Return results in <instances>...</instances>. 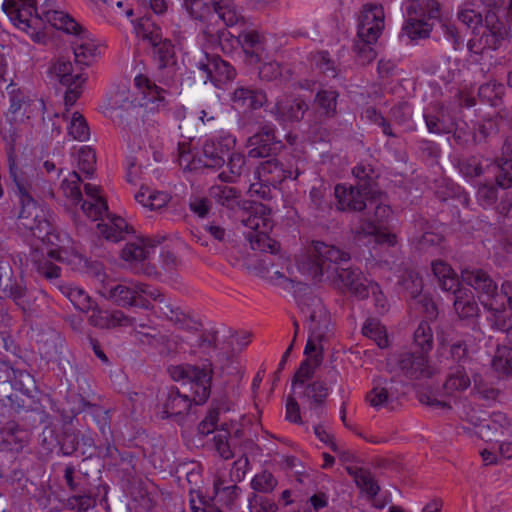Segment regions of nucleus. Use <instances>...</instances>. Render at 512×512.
<instances>
[{
  "label": "nucleus",
  "mask_w": 512,
  "mask_h": 512,
  "mask_svg": "<svg viewBox=\"0 0 512 512\" xmlns=\"http://www.w3.org/2000/svg\"><path fill=\"white\" fill-rule=\"evenodd\" d=\"M2 11L14 27L25 32L37 44L46 45L49 36L45 23L74 37L71 42L77 65L89 66L102 54L103 45L86 31L54 0H3Z\"/></svg>",
  "instance_id": "obj_1"
},
{
  "label": "nucleus",
  "mask_w": 512,
  "mask_h": 512,
  "mask_svg": "<svg viewBox=\"0 0 512 512\" xmlns=\"http://www.w3.org/2000/svg\"><path fill=\"white\" fill-rule=\"evenodd\" d=\"M54 473L59 487L66 494L64 502L58 501L50 490L38 488L36 483L27 478L23 470L16 467L8 478L10 491L19 499L33 496L41 509L50 512L60 510L62 507L75 512H88L96 506L101 491L107 495L108 486H94L89 475L71 462L57 464Z\"/></svg>",
  "instance_id": "obj_2"
},
{
  "label": "nucleus",
  "mask_w": 512,
  "mask_h": 512,
  "mask_svg": "<svg viewBox=\"0 0 512 512\" xmlns=\"http://www.w3.org/2000/svg\"><path fill=\"white\" fill-rule=\"evenodd\" d=\"M49 230L53 232L66 234L71 239V245L67 251H63L57 244L50 243L46 238H41L35 235L32 231L22 228L18 230L24 237H33L40 240L49 249L45 254L41 249L30 248L28 255H24L25 261L21 255H18L21 272L35 271L39 276L45 278L53 285H55L59 291L73 304V306L82 313H88L93 309L96 303L89 294L78 286L70 283H64L60 281L61 268L52 262L65 263L71 267L72 270L83 271L88 268L89 260L81 254L76 246L72 237L65 231L54 226L49 219Z\"/></svg>",
  "instance_id": "obj_3"
},
{
  "label": "nucleus",
  "mask_w": 512,
  "mask_h": 512,
  "mask_svg": "<svg viewBox=\"0 0 512 512\" xmlns=\"http://www.w3.org/2000/svg\"><path fill=\"white\" fill-rule=\"evenodd\" d=\"M16 121L15 119H8V117L1 119L0 137L6 144L9 173L15 186L13 191L20 204V211L17 217V229L21 230L22 228H26L38 237L46 238L48 242L57 244L63 251H67L71 245V239L66 234L49 230L48 209L43 205H39L32 197L30 193L31 181L16 165L14 158L15 141L18 135L15 126Z\"/></svg>",
  "instance_id": "obj_4"
},
{
  "label": "nucleus",
  "mask_w": 512,
  "mask_h": 512,
  "mask_svg": "<svg viewBox=\"0 0 512 512\" xmlns=\"http://www.w3.org/2000/svg\"><path fill=\"white\" fill-rule=\"evenodd\" d=\"M38 393L34 377L19 368H15L7 361H0V451L19 452L28 443L30 432L21 428L14 420V413L19 410H28L30 404L24 399L17 400L18 394L34 402Z\"/></svg>",
  "instance_id": "obj_5"
},
{
  "label": "nucleus",
  "mask_w": 512,
  "mask_h": 512,
  "mask_svg": "<svg viewBox=\"0 0 512 512\" xmlns=\"http://www.w3.org/2000/svg\"><path fill=\"white\" fill-rule=\"evenodd\" d=\"M170 377L190 394L170 387L158 396V414L161 419L184 416L192 403L201 405L211 393L212 369L209 365L180 364L168 368Z\"/></svg>",
  "instance_id": "obj_6"
},
{
  "label": "nucleus",
  "mask_w": 512,
  "mask_h": 512,
  "mask_svg": "<svg viewBox=\"0 0 512 512\" xmlns=\"http://www.w3.org/2000/svg\"><path fill=\"white\" fill-rule=\"evenodd\" d=\"M82 178L76 171L69 172L60 185V190L72 205H81L83 213L92 221H99L97 229L107 240L118 242L127 235L133 234L134 228L120 216L108 212L106 200L100 194V188L87 183L84 185L86 199L81 191Z\"/></svg>",
  "instance_id": "obj_7"
},
{
  "label": "nucleus",
  "mask_w": 512,
  "mask_h": 512,
  "mask_svg": "<svg viewBox=\"0 0 512 512\" xmlns=\"http://www.w3.org/2000/svg\"><path fill=\"white\" fill-rule=\"evenodd\" d=\"M433 275L438 281L440 289L451 293L453 306L460 320H467L472 324L473 335L455 342L450 347V354L458 363L456 367L464 366L470 361V355L476 351L475 342L481 340V331L476 327L475 318L478 316V305L474 299V292L470 289L460 288V280L455 270L443 260L431 263Z\"/></svg>",
  "instance_id": "obj_8"
},
{
  "label": "nucleus",
  "mask_w": 512,
  "mask_h": 512,
  "mask_svg": "<svg viewBox=\"0 0 512 512\" xmlns=\"http://www.w3.org/2000/svg\"><path fill=\"white\" fill-rule=\"evenodd\" d=\"M462 280L469 287H463L460 283V288L470 289L472 292L475 290L479 293L480 303L489 312L487 319L491 326L505 327V318L511 316L507 306L512 310V282H503L498 292L495 282L481 269L463 270Z\"/></svg>",
  "instance_id": "obj_9"
},
{
  "label": "nucleus",
  "mask_w": 512,
  "mask_h": 512,
  "mask_svg": "<svg viewBox=\"0 0 512 512\" xmlns=\"http://www.w3.org/2000/svg\"><path fill=\"white\" fill-rule=\"evenodd\" d=\"M393 211L389 205L378 204L372 218L361 221L356 228L355 240L368 249L366 261L389 265L390 260L382 255L384 249L395 247L397 236L392 229Z\"/></svg>",
  "instance_id": "obj_10"
},
{
  "label": "nucleus",
  "mask_w": 512,
  "mask_h": 512,
  "mask_svg": "<svg viewBox=\"0 0 512 512\" xmlns=\"http://www.w3.org/2000/svg\"><path fill=\"white\" fill-rule=\"evenodd\" d=\"M459 21L471 30L467 48L471 53L483 54L486 50H496L506 35V28L495 13L488 12L483 20L481 13L464 4L458 10Z\"/></svg>",
  "instance_id": "obj_11"
},
{
  "label": "nucleus",
  "mask_w": 512,
  "mask_h": 512,
  "mask_svg": "<svg viewBox=\"0 0 512 512\" xmlns=\"http://www.w3.org/2000/svg\"><path fill=\"white\" fill-rule=\"evenodd\" d=\"M236 145V137L229 131L219 130L209 135L202 149V156L198 157L185 141L179 142L177 147L178 165L184 171H198L202 168H220L225 163V155Z\"/></svg>",
  "instance_id": "obj_12"
},
{
  "label": "nucleus",
  "mask_w": 512,
  "mask_h": 512,
  "mask_svg": "<svg viewBox=\"0 0 512 512\" xmlns=\"http://www.w3.org/2000/svg\"><path fill=\"white\" fill-rule=\"evenodd\" d=\"M470 386L471 380L466 367H453L450 369L441 389L429 387L419 391L418 399L420 403L440 412H447L453 406H456L460 415L463 404L473 405L470 400L463 398L464 393Z\"/></svg>",
  "instance_id": "obj_13"
},
{
  "label": "nucleus",
  "mask_w": 512,
  "mask_h": 512,
  "mask_svg": "<svg viewBox=\"0 0 512 512\" xmlns=\"http://www.w3.org/2000/svg\"><path fill=\"white\" fill-rule=\"evenodd\" d=\"M133 84L132 96L125 88H118L116 91L107 93L105 109L107 111L127 110L131 106H138L153 111L164 106L166 91L159 87L147 74H136Z\"/></svg>",
  "instance_id": "obj_14"
},
{
  "label": "nucleus",
  "mask_w": 512,
  "mask_h": 512,
  "mask_svg": "<svg viewBox=\"0 0 512 512\" xmlns=\"http://www.w3.org/2000/svg\"><path fill=\"white\" fill-rule=\"evenodd\" d=\"M485 412L474 405L463 404L460 419L471 427L462 426L465 433L476 435L485 442L500 441V437L512 438V419L502 412H494L485 419Z\"/></svg>",
  "instance_id": "obj_15"
},
{
  "label": "nucleus",
  "mask_w": 512,
  "mask_h": 512,
  "mask_svg": "<svg viewBox=\"0 0 512 512\" xmlns=\"http://www.w3.org/2000/svg\"><path fill=\"white\" fill-rule=\"evenodd\" d=\"M305 171V161L301 158L291 156L284 162L271 158L260 164L257 169L259 183L250 186L251 194H258L266 198L270 187L278 188L286 179L296 180Z\"/></svg>",
  "instance_id": "obj_16"
},
{
  "label": "nucleus",
  "mask_w": 512,
  "mask_h": 512,
  "mask_svg": "<svg viewBox=\"0 0 512 512\" xmlns=\"http://www.w3.org/2000/svg\"><path fill=\"white\" fill-rule=\"evenodd\" d=\"M402 9L405 15L402 36L410 41L428 38L441 16V7L436 0H407Z\"/></svg>",
  "instance_id": "obj_17"
},
{
  "label": "nucleus",
  "mask_w": 512,
  "mask_h": 512,
  "mask_svg": "<svg viewBox=\"0 0 512 512\" xmlns=\"http://www.w3.org/2000/svg\"><path fill=\"white\" fill-rule=\"evenodd\" d=\"M352 173L359 180L357 186L339 183L334 188L338 209L341 211H362L366 208V198L370 194L373 170L364 164H357Z\"/></svg>",
  "instance_id": "obj_18"
},
{
  "label": "nucleus",
  "mask_w": 512,
  "mask_h": 512,
  "mask_svg": "<svg viewBox=\"0 0 512 512\" xmlns=\"http://www.w3.org/2000/svg\"><path fill=\"white\" fill-rule=\"evenodd\" d=\"M245 227L251 229L246 238L254 251L269 252L275 255L279 250V243L269 236L272 230L270 211L263 205H256L252 213L243 219Z\"/></svg>",
  "instance_id": "obj_19"
},
{
  "label": "nucleus",
  "mask_w": 512,
  "mask_h": 512,
  "mask_svg": "<svg viewBox=\"0 0 512 512\" xmlns=\"http://www.w3.org/2000/svg\"><path fill=\"white\" fill-rule=\"evenodd\" d=\"M387 366L391 372L399 373L410 380L430 378L433 375L428 356L420 352L391 353L387 357Z\"/></svg>",
  "instance_id": "obj_20"
},
{
  "label": "nucleus",
  "mask_w": 512,
  "mask_h": 512,
  "mask_svg": "<svg viewBox=\"0 0 512 512\" xmlns=\"http://www.w3.org/2000/svg\"><path fill=\"white\" fill-rule=\"evenodd\" d=\"M0 297L10 298L27 314H34L33 308L36 297L27 289L22 281L12 278V268L7 261L0 257Z\"/></svg>",
  "instance_id": "obj_21"
},
{
  "label": "nucleus",
  "mask_w": 512,
  "mask_h": 512,
  "mask_svg": "<svg viewBox=\"0 0 512 512\" xmlns=\"http://www.w3.org/2000/svg\"><path fill=\"white\" fill-rule=\"evenodd\" d=\"M214 496L206 499L197 495V499H190L192 512H223L222 508L233 509L236 506L240 488L236 485H224V481L216 479L213 485Z\"/></svg>",
  "instance_id": "obj_22"
},
{
  "label": "nucleus",
  "mask_w": 512,
  "mask_h": 512,
  "mask_svg": "<svg viewBox=\"0 0 512 512\" xmlns=\"http://www.w3.org/2000/svg\"><path fill=\"white\" fill-rule=\"evenodd\" d=\"M191 67L197 69L203 83L206 84L209 81L216 87L232 81L236 75L234 67L228 62L219 56L210 55L203 51L200 52L198 59H194Z\"/></svg>",
  "instance_id": "obj_23"
},
{
  "label": "nucleus",
  "mask_w": 512,
  "mask_h": 512,
  "mask_svg": "<svg viewBox=\"0 0 512 512\" xmlns=\"http://www.w3.org/2000/svg\"><path fill=\"white\" fill-rule=\"evenodd\" d=\"M314 258L312 260V275L318 279L327 275L330 278L339 268V264L350 260L349 253L340 250L334 245L322 241L313 242Z\"/></svg>",
  "instance_id": "obj_24"
},
{
  "label": "nucleus",
  "mask_w": 512,
  "mask_h": 512,
  "mask_svg": "<svg viewBox=\"0 0 512 512\" xmlns=\"http://www.w3.org/2000/svg\"><path fill=\"white\" fill-rule=\"evenodd\" d=\"M158 289L141 282L120 283L109 291L110 298L120 306H135L148 310V297H157Z\"/></svg>",
  "instance_id": "obj_25"
},
{
  "label": "nucleus",
  "mask_w": 512,
  "mask_h": 512,
  "mask_svg": "<svg viewBox=\"0 0 512 512\" xmlns=\"http://www.w3.org/2000/svg\"><path fill=\"white\" fill-rule=\"evenodd\" d=\"M219 410L209 409L205 418L199 423L198 431L200 434L208 435L214 433L213 446L219 456L225 460L231 459L234 456L233 450L229 443L231 431L228 429V424L223 422L221 428L218 429Z\"/></svg>",
  "instance_id": "obj_26"
},
{
  "label": "nucleus",
  "mask_w": 512,
  "mask_h": 512,
  "mask_svg": "<svg viewBox=\"0 0 512 512\" xmlns=\"http://www.w3.org/2000/svg\"><path fill=\"white\" fill-rule=\"evenodd\" d=\"M405 394V384L394 378L379 381L368 392L366 400L369 404L380 409L382 407L394 404Z\"/></svg>",
  "instance_id": "obj_27"
},
{
  "label": "nucleus",
  "mask_w": 512,
  "mask_h": 512,
  "mask_svg": "<svg viewBox=\"0 0 512 512\" xmlns=\"http://www.w3.org/2000/svg\"><path fill=\"white\" fill-rule=\"evenodd\" d=\"M454 110H460L459 107L453 108L441 107L436 113H424V119L427 129L430 133L434 134H448L462 130L461 125L467 126L466 122L458 119Z\"/></svg>",
  "instance_id": "obj_28"
},
{
  "label": "nucleus",
  "mask_w": 512,
  "mask_h": 512,
  "mask_svg": "<svg viewBox=\"0 0 512 512\" xmlns=\"http://www.w3.org/2000/svg\"><path fill=\"white\" fill-rule=\"evenodd\" d=\"M91 315L89 316V322L91 325L99 328H114L118 326H134L141 328H151L147 323L137 322L135 318L127 317L120 310H107L101 309L94 304L93 309L90 310Z\"/></svg>",
  "instance_id": "obj_29"
},
{
  "label": "nucleus",
  "mask_w": 512,
  "mask_h": 512,
  "mask_svg": "<svg viewBox=\"0 0 512 512\" xmlns=\"http://www.w3.org/2000/svg\"><path fill=\"white\" fill-rule=\"evenodd\" d=\"M248 155L251 158H264L270 156L280 147L276 139L275 126L265 124L261 130L248 139Z\"/></svg>",
  "instance_id": "obj_30"
},
{
  "label": "nucleus",
  "mask_w": 512,
  "mask_h": 512,
  "mask_svg": "<svg viewBox=\"0 0 512 512\" xmlns=\"http://www.w3.org/2000/svg\"><path fill=\"white\" fill-rule=\"evenodd\" d=\"M384 25L379 23L375 26L366 27L365 25H357V41L354 44V51L362 63H369L376 57L373 45L377 42L382 34Z\"/></svg>",
  "instance_id": "obj_31"
},
{
  "label": "nucleus",
  "mask_w": 512,
  "mask_h": 512,
  "mask_svg": "<svg viewBox=\"0 0 512 512\" xmlns=\"http://www.w3.org/2000/svg\"><path fill=\"white\" fill-rule=\"evenodd\" d=\"M307 110L308 105L303 99L284 98L276 102L273 113L279 124L286 128L302 120Z\"/></svg>",
  "instance_id": "obj_32"
},
{
  "label": "nucleus",
  "mask_w": 512,
  "mask_h": 512,
  "mask_svg": "<svg viewBox=\"0 0 512 512\" xmlns=\"http://www.w3.org/2000/svg\"><path fill=\"white\" fill-rule=\"evenodd\" d=\"M414 231L409 232L410 241L420 250L442 248L445 241L440 233L431 231L430 223L422 216L414 218Z\"/></svg>",
  "instance_id": "obj_33"
},
{
  "label": "nucleus",
  "mask_w": 512,
  "mask_h": 512,
  "mask_svg": "<svg viewBox=\"0 0 512 512\" xmlns=\"http://www.w3.org/2000/svg\"><path fill=\"white\" fill-rule=\"evenodd\" d=\"M339 282L352 295L359 299H365L369 296L368 280L358 268H338L334 271Z\"/></svg>",
  "instance_id": "obj_34"
},
{
  "label": "nucleus",
  "mask_w": 512,
  "mask_h": 512,
  "mask_svg": "<svg viewBox=\"0 0 512 512\" xmlns=\"http://www.w3.org/2000/svg\"><path fill=\"white\" fill-rule=\"evenodd\" d=\"M239 44L249 64H259L268 58L264 36L256 30L240 32Z\"/></svg>",
  "instance_id": "obj_35"
},
{
  "label": "nucleus",
  "mask_w": 512,
  "mask_h": 512,
  "mask_svg": "<svg viewBox=\"0 0 512 512\" xmlns=\"http://www.w3.org/2000/svg\"><path fill=\"white\" fill-rule=\"evenodd\" d=\"M163 238L137 237L134 241L126 243L121 251V257L126 262H142L146 260Z\"/></svg>",
  "instance_id": "obj_36"
},
{
  "label": "nucleus",
  "mask_w": 512,
  "mask_h": 512,
  "mask_svg": "<svg viewBox=\"0 0 512 512\" xmlns=\"http://www.w3.org/2000/svg\"><path fill=\"white\" fill-rule=\"evenodd\" d=\"M274 267V263L272 261V257L265 255L260 258L255 265L256 274L262 279L267 280L270 284L274 286H278L285 291L292 292L295 291L299 282H295L293 279L286 277L281 271L275 270L271 271Z\"/></svg>",
  "instance_id": "obj_37"
},
{
  "label": "nucleus",
  "mask_w": 512,
  "mask_h": 512,
  "mask_svg": "<svg viewBox=\"0 0 512 512\" xmlns=\"http://www.w3.org/2000/svg\"><path fill=\"white\" fill-rule=\"evenodd\" d=\"M338 98V91L332 88L320 89L316 93L312 104L315 122L321 123L335 116Z\"/></svg>",
  "instance_id": "obj_38"
},
{
  "label": "nucleus",
  "mask_w": 512,
  "mask_h": 512,
  "mask_svg": "<svg viewBox=\"0 0 512 512\" xmlns=\"http://www.w3.org/2000/svg\"><path fill=\"white\" fill-rule=\"evenodd\" d=\"M152 46L153 59L157 63L160 70H166L170 78L176 72V57L174 45L169 39H163L162 36L158 40L150 43Z\"/></svg>",
  "instance_id": "obj_39"
},
{
  "label": "nucleus",
  "mask_w": 512,
  "mask_h": 512,
  "mask_svg": "<svg viewBox=\"0 0 512 512\" xmlns=\"http://www.w3.org/2000/svg\"><path fill=\"white\" fill-rule=\"evenodd\" d=\"M232 102L236 109L246 112L261 108L266 102V95L259 89L240 86L235 89Z\"/></svg>",
  "instance_id": "obj_40"
},
{
  "label": "nucleus",
  "mask_w": 512,
  "mask_h": 512,
  "mask_svg": "<svg viewBox=\"0 0 512 512\" xmlns=\"http://www.w3.org/2000/svg\"><path fill=\"white\" fill-rule=\"evenodd\" d=\"M71 399L72 406L70 407V411L73 416L85 413L91 416L101 429L108 425L110 419L108 410L103 409L97 404L89 402L81 395H73L71 396Z\"/></svg>",
  "instance_id": "obj_41"
},
{
  "label": "nucleus",
  "mask_w": 512,
  "mask_h": 512,
  "mask_svg": "<svg viewBox=\"0 0 512 512\" xmlns=\"http://www.w3.org/2000/svg\"><path fill=\"white\" fill-rule=\"evenodd\" d=\"M331 196V190L327 183L318 181L312 185L309 192V205L314 210L315 217L323 216L332 208Z\"/></svg>",
  "instance_id": "obj_42"
},
{
  "label": "nucleus",
  "mask_w": 512,
  "mask_h": 512,
  "mask_svg": "<svg viewBox=\"0 0 512 512\" xmlns=\"http://www.w3.org/2000/svg\"><path fill=\"white\" fill-rule=\"evenodd\" d=\"M331 392L332 386L329 385L326 380L316 379L306 385L304 396L310 401L311 409L320 408V412H322V405Z\"/></svg>",
  "instance_id": "obj_43"
},
{
  "label": "nucleus",
  "mask_w": 512,
  "mask_h": 512,
  "mask_svg": "<svg viewBox=\"0 0 512 512\" xmlns=\"http://www.w3.org/2000/svg\"><path fill=\"white\" fill-rule=\"evenodd\" d=\"M361 332L363 336L371 339L380 349H386L390 346L386 327L377 318H367L363 323Z\"/></svg>",
  "instance_id": "obj_44"
},
{
  "label": "nucleus",
  "mask_w": 512,
  "mask_h": 512,
  "mask_svg": "<svg viewBox=\"0 0 512 512\" xmlns=\"http://www.w3.org/2000/svg\"><path fill=\"white\" fill-rule=\"evenodd\" d=\"M241 14L227 2L216 1L209 23L221 21L225 28L234 27L242 20Z\"/></svg>",
  "instance_id": "obj_45"
},
{
  "label": "nucleus",
  "mask_w": 512,
  "mask_h": 512,
  "mask_svg": "<svg viewBox=\"0 0 512 512\" xmlns=\"http://www.w3.org/2000/svg\"><path fill=\"white\" fill-rule=\"evenodd\" d=\"M51 73L59 80L61 85H71L75 81L86 79L83 73L78 71L72 62L65 58H58L53 63Z\"/></svg>",
  "instance_id": "obj_46"
},
{
  "label": "nucleus",
  "mask_w": 512,
  "mask_h": 512,
  "mask_svg": "<svg viewBox=\"0 0 512 512\" xmlns=\"http://www.w3.org/2000/svg\"><path fill=\"white\" fill-rule=\"evenodd\" d=\"M226 156H229L228 171H222L219 174V179L224 183H233L246 171V158L244 154L239 152H233Z\"/></svg>",
  "instance_id": "obj_47"
},
{
  "label": "nucleus",
  "mask_w": 512,
  "mask_h": 512,
  "mask_svg": "<svg viewBox=\"0 0 512 512\" xmlns=\"http://www.w3.org/2000/svg\"><path fill=\"white\" fill-rule=\"evenodd\" d=\"M209 196L216 203L225 206L227 208H234L238 205L240 191L234 187L227 186L224 184L221 185H213L209 189Z\"/></svg>",
  "instance_id": "obj_48"
},
{
  "label": "nucleus",
  "mask_w": 512,
  "mask_h": 512,
  "mask_svg": "<svg viewBox=\"0 0 512 512\" xmlns=\"http://www.w3.org/2000/svg\"><path fill=\"white\" fill-rule=\"evenodd\" d=\"M135 200L143 207L149 208L150 210H158L169 202L170 196L163 191L141 189L135 194Z\"/></svg>",
  "instance_id": "obj_49"
},
{
  "label": "nucleus",
  "mask_w": 512,
  "mask_h": 512,
  "mask_svg": "<svg viewBox=\"0 0 512 512\" xmlns=\"http://www.w3.org/2000/svg\"><path fill=\"white\" fill-rule=\"evenodd\" d=\"M322 361L323 356L319 354L304 359L295 372L293 386H302L305 382L310 380L314 376L316 369L321 365Z\"/></svg>",
  "instance_id": "obj_50"
},
{
  "label": "nucleus",
  "mask_w": 512,
  "mask_h": 512,
  "mask_svg": "<svg viewBox=\"0 0 512 512\" xmlns=\"http://www.w3.org/2000/svg\"><path fill=\"white\" fill-rule=\"evenodd\" d=\"M215 2L210 0H183V5L193 19L209 22Z\"/></svg>",
  "instance_id": "obj_51"
},
{
  "label": "nucleus",
  "mask_w": 512,
  "mask_h": 512,
  "mask_svg": "<svg viewBox=\"0 0 512 512\" xmlns=\"http://www.w3.org/2000/svg\"><path fill=\"white\" fill-rule=\"evenodd\" d=\"M133 30L136 37L147 41L149 44L158 40L161 36V28L148 17H142L135 22L132 21Z\"/></svg>",
  "instance_id": "obj_52"
},
{
  "label": "nucleus",
  "mask_w": 512,
  "mask_h": 512,
  "mask_svg": "<svg viewBox=\"0 0 512 512\" xmlns=\"http://www.w3.org/2000/svg\"><path fill=\"white\" fill-rule=\"evenodd\" d=\"M413 343L420 349V353L428 356L433 348L434 338L430 324L427 321H421L414 331Z\"/></svg>",
  "instance_id": "obj_53"
},
{
  "label": "nucleus",
  "mask_w": 512,
  "mask_h": 512,
  "mask_svg": "<svg viewBox=\"0 0 512 512\" xmlns=\"http://www.w3.org/2000/svg\"><path fill=\"white\" fill-rule=\"evenodd\" d=\"M77 166L86 179H90L96 166V154L90 146H81L77 156Z\"/></svg>",
  "instance_id": "obj_54"
},
{
  "label": "nucleus",
  "mask_w": 512,
  "mask_h": 512,
  "mask_svg": "<svg viewBox=\"0 0 512 512\" xmlns=\"http://www.w3.org/2000/svg\"><path fill=\"white\" fill-rule=\"evenodd\" d=\"M68 134L77 141L85 142L90 139V128L86 119L79 112L72 114L68 125Z\"/></svg>",
  "instance_id": "obj_55"
},
{
  "label": "nucleus",
  "mask_w": 512,
  "mask_h": 512,
  "mask_svg": "<svg viewBox=\"0 0 512 512\" xmlns=\"http://www.w3.org/2000/svg\"><path fill=\"white\" fill-rule=\"evenodd\" d=\"M140 156H143V151L139 149L136 154H128L124 160V168L126 171L125 177L127 182L132 185H137L144 166Z\"/></svg>",
  "instance_id": "obj_56"
},
{
  "label": "nucleus",
  "mask_w": 512,
  "mask_h": 512,
  "mask_svg": "<svg viewBox=\"0 0 512 512\" xmlns=\"http://www.w3.org/2000/svg\"><path fill=\"white\" fill-rule=\"evenodd\" d=\"M384 18V10L381 5L366 4L359 16L358 25H365L366 27L375 26L378 23L384 25Z\"/></svg>",
  "instance_id": "obj_57"
},
{
  "label": "nucleus",
  "mask_w": 512,
  "mask_h": 512,
  "mask_svg": "<svg viewBox=\"0 0 512 512\" xmlns=\"http://www.w3.org/2000/svg\"><path fill=\"white\" fill-rule=\"evenodd\" d=\"M157 297H148L150 306L148 309L154 310L155 313L159 312L158 317L167 318L172 320L177 316L178 308L174 307L164 294L158 289Z\"/></svg>",
  "instance_id": "obj_58"
},
{
  "label": "nucleus",
  "mask_w": 512,
  "mask_h": 512,
  "mask_svg": "<svg viewBox=\"0 0 512 512\" xmlns=\"http://www.w3.org/2000/svg\"><path fill=\"white\" fill-rule=\"evenodd\" d=\"M357 487L365 495L367 500H373L380 491V486L374 476L368 471H361L355 477Z\"/></svg>",
  "instance_id": "obj_59"
},
{
  "label": "nucleus",
  "mask_w": 512,
  "mask_h": 512,
  "mask_svg": "<svg viewBox=\"0 0 512 512\" xmlns=\"http://www.w3.org/2000/svg\"><path fill=\"white\" fill-rule=\"evenodd\" d=\"M496 184L503 189L512 187V159H501L492 165Z\"/></svg>",
  "instance_id": "obj_60"
},
{
  "label": "nucleus",
  "mask_w": 512,
  "mask_h": 512,
  "mask_svg": "<svg viewBox=\"0 0 512 512\" xmlns=\"http://www.w3.org/2000/svg\"><path fill=\"white\" fill-rule=\"evenodd\" d=\"M493 369L503 375L512 373V348L503 346L498 347L492 359Z\"/></svg>",
  "instance_id": "obj_61"
},
{
  "label": "nucleus",
  "mask_w": 512,
  "mask_h": 512,
  "mask_svg": "<svg viewBox=\"0 0 512 512\" xmlns=\"http://www.w3.org/2000/svg\"><path fill=\"white\" fill-rule=\"evenodd\" d=\"M312 61L316 68L327 78H335L338 74V67L335 61L330 57L328 51H318L312 56Z\"/></svg>",
  "instance_id": "obj_62"
},
{
  "label": "nucleus",
  "mask_w": 512,
  "mask_h": 512,
  "mask_svg": "<svg viewBox=\"0 0 512 512\" xmlns=\"http://www.w3.org/2000/svg\"><path fill=\"white\" fill-rule=\"evenodd\" d=\"M214 41L218 44L223 53H231L235 48L240 46V32L235 35L227 30V28H219L216 31Z\"/></svg>",
  "instance_id": "obj_63"
},
{
  "label": "nucleus",
  "mask_w": 512,
  "mask_h": 512,
  "mask_svg": "<svg viewBox=\"0 0 512 512\" xmlns=\"http://www.w3.org/2000/svg\"><path fill=\"white\" fill-rule=\"evenodd\" d=\"M401 286L412 299H418L422 296L423 279L416 271H408L401 280Z\"/></svg>",
  "instance_id": "obj_64"
}]
</instances>
